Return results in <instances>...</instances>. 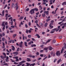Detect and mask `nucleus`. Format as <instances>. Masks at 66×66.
<instances>
[{
    "instance_id": "nucleus-10",
    "label": "nucleus",
    "mask_w": 66,
    "mask_h": 66,
    "mask_svg": "<svg viewBox=\"0 0 66 66\" xmlns=\"http://www.w3.org/2000/svg\"><path fill=\"white\" fill-rule=\"evenodd\" d=\"M60 26H58V28H57L56 29H57V30H56V31L57 32V31H58L59 30H60Z\"/></svg>"
},
{
    "instance_id": "nucleus-24",
    "label": "nucleus",
    "mask_w": 66,
    "mask_h": 66,
    "mask_svg": "<svg viewBox=\"0 0 66 66\" xmlns=\"http://www.w3.org/2000/svg\"><path fill=\"white\" fill-rule=\"evenodd\" d=\"M26 64L27 65L26 66H29V65H30V63H26Z\"/></svg>"
},
{
    "instance_id": "nucleus-8",
    "label": "nucleus",
    "mask_w": 66,
    "mask_h": 66,
    "mask_svg": "<svg viewBox=\"0 0 66 66\" xmlns=\"http://www.w3.org/2000/svg\"><path fill=\"white\" fill-rule=\"evenodd\" d=\"M12 48H11L12 50H13V51H14V50L15 49V47L14 46H12Z\"/></svg>"
},
{
    "instance_id": "nucleus-61",
    "label": "nucleus",
    "mask_w": 66,
    "mask_h": 66,
    "mask_svg": "<svg viewBox=\"0 0 66 66\" xmlns=\"http://www.w3.org/2000/svg\"><path fill=\"white\" fill-rule=\"evenodd\" d=\"M36 54L37 55H39V53L38 52L36 53Z\"/></svg>"
},
{
    "instance_id": "nucleus-57",
    "label": "nucleus",
    "mask_w": 66,
    "mask_h": 66,
    "mask_svg": "<svg viewBox=\"0 0 66 66\" xmlns=\"http://www.w3.org/2000/svg\"><path fill=\"white\" fill-rule=\"evenodd\" d=\"M44 50H41L40 51V52H44Z\"/></svg>"
},
{
    "instance_id": "nucleus-17",
    "label": "nucleus",
    "mask_w": 66,
    "mask_h": 66,
    "mask_svg": "<svg viewBox=\"0 0 66 66\" xmlns=\"http://www.w3.org/2000/svg\"><path fill=\"white\" fill-rule=\"evenodd\" d=\"M4 12H5V11L4 10H3L2 12V16H4Z\"/></svg>"
},
{
    "instance_id": "nucleus-58",
    "label": "nucleus",
    "mask_w": 66,
    "mask_h": 66,
    "mask_svg": "<svg viewBox=\"0 0 66 66\" xmlns=\"http://www.w3.org/2000/svg\"><path fill=\"white\" fill-rule=\"evenodd\" d=\"M17 51H19V48H17Z\"/></svg>"
},
{
    "instance_id": "nucleus-12",
    "label": "nucleus",
    "mask_w": 66,
    "mask_h": 66,
    "mask_svg": "<svg viewBox=\"0 0 66 66\" xmlns=\"http://www.w3.org/2000/svg\"><path fill=\"white\" fill-rule=\"evenodd\" d=\"M25 62H26V61H23L20 62L19 63L22 64V63H25Z\"/></svg>"
},
{
    "instance_id": "nucleus-54",
    "label": "nucleus",
    "mask_w": 66,
    "mask_h": 66,
    "mask_svg": "<svg viewBox=\"0 0 66 66\" xmlns=\"http://www.w3.org/2000/svg\"><path fill=\"white\" fill-rule=\"evenodd\" d=\"M16 35H17V34H14L13 35V36H14V37H16Z\"/></svg>"
},
{
    "instance_id": "nucleus-4",
    "label": "nucleus",
    "mask_w": 66,
    "mask_h": 66,
    "mask_svg": "<svg viewBox=\"0 0 66 66\" xmlns=\"http://www.w3.org/2000/svg\"><path fill=\"white\" fill-rule=\"evenodd\" d=\"M51 55H52L53 56H55V53L54 52H51L50 53Z\"/></svg>"
},
{
    "instance_id": "nucleus-36",
    "label": "nucleus",
    "mask_w": 66,
    "mask_h": 66,
    "mask_svg": "<svg viewBox=\"0 0 66 66\" xmlns=\"http://www.w3.org/2000/svg\"><path fill=\"white\" fill-rule=\"evenodd\" d=\"M14 64H15L16 65H18V63H17L16 62H14Z\"/></svg>"
},
{
    "instance_id": "nucleus-45",
    "label": "nucleus",
    "mask_w": 66,
    "mask_h": 66,
    "mask_svg": "<svg viewBox=\"0 0 66 66\" xmlns=\"http://www.w3.org/2000/svg\"><path fill=\"white\" fill-rule=\"evenodd\" d=\"M14 3H13L12 4V7H13L14 6Z\"/></svg>"
},
{
    "instance_id": "nucleus-51",
    "label": "nucleus",
    "mask_w": 66,
    "mask_h": 66,
    "mask_svg": "<svg viewBox=\"0 0 66 66\" xmlns=\"http://www.w3.org/2000/svg\"><path fill=\"white\" fill-rule=\"evenodd\" d=\"M50 42V39H49L46 42V43H49V42Z\"/></svg>"
},
{
    "instance_id": "nucleus-16",
    "label": "nucleus",
    "mask_w": 66,
    "mask_h": 66,
    "mask_svg": "<svg viewBox=\"0 0 66 66\" xmlns=\"http://www.w3.org/2000/svg\"><path fill=\"white\" fill-rule=\"evenodd\" d=\"M36 36H37L38 38H39L40 37V36H39V35L38 34H36Z\"/></svg>"
},
{
    "instance_id": "nucleus-60",
    "label": "nucleus",
    "mask_w": 66,
    "mask_h": 66,
    "mask_svg": "<svg viewBox=\"0 0 66 66\" xmlns=\"http://www.w3.org/2000/svg\"><path fill=\"white\" fill-rule=\"evenodd\" d=\"M26 33H28V29H26Z\"/></svg>"
},
{
    "instance_id": "nucleus-47",
    "label": "nucleus",
    "mask_w": 66,
    "mask_h": 66,
    "mask_svg": "<svg viewBox=\"0 0 66 66\" xmlns=\"http://www.w3.org/2000/svg\"><path fill=\"white\" fill-rule=\"evenodd\" d=\"M51 23H53V22H54V20H52L51 21Z\"/></svg>"
},
{
    "instance_id": "nucleus-15",
    "label": "nucleus",
    "mask_w": 66,
    "mask_h": 66,
    "mask_svg": "<svg viewBox=\"0 0 66 66\" xmlns=\"http://www.w3.org/2000/svg\"><path fill=\"white\" fill-rule=\"evenodd\" d=\"M62 5H66V2H63L62 4Z\"/></svg>"
},
{
    "instance_id": "nucleus-39",
    "label": "nucleus",
    "mask_w": 66,
    "mask_h": 66,
    "mask_svg": "<svg viewBox=\"0 0 66 66\" xmlns=\"http://www.w3.org/2000/svg\"><path fill=\"white\" fill-rule=\"evenodd\" d=\"M25 27L26 28H28V26L27 25V24H25Z\"/></svg>"
},
{
    "instance_id": "nucleus-1",
    "label": "nucleus",
    "mask_w": 66,
    "mask_h": 66,
    "mask_svg": "<svg viewBox=\"0 0 66 66\" xmlns=\"http://www.w3.org/2000/svg\"><path fill=\"white\" fill-rule=\"evenodd\" d=\"M3 54L4 55H5L4 56H4L1 55L0 56V57L2 59H4V58H6V54L5 53H3Z\"/></svg>"
},
{
    "instance_id": "nucleus-3",
    "label": "nucleus",
    "mask_w": 66,
    "mask_h": 66,
    "mask_svg": "<svg viewBox=\"0 0 66 66\" xmlns=\"http://www.w3.org/2000/svg\"><path fill=\"white\" fill-rule=\"evenodd\" d=\"M56 54L57 56H60V54H61V53L60 52V51H58L56 52Z\"/></svg>"
},
{
    "instance_id": "nucleus-34",
    "label": "nucleus",
    "mask_w": 66,
    "mask_h": 66,
    "mask_svg": "<svg viewBox=\"0 0 66 66\" xmlns=\"http://www.w3.org/2000/svg\"><path fill=\"white\" fill-rule=\"evenodd\" d=\"M62 37H62V36H60L59 37V39H62Z\"/></svg>"
},
{
    "instance_id": "nucleus-27",
    "label": "nucleus",
    "mask_w": 66,
    "mask_h": 66,
    "mask_svg": "<svg viewBox=\"0 0 66 66\" xmlns=\"http://www.w3.org/2000/svg\"><path fill=\"white\" fill-rule=\"evenodd\" d=\"M10 60L11 61V62H15V60H12V59H10Z\"/></svg>"
},
{
    "instance_id": "nucleus-40",
    "label": "nucleus",
    "mask_w": 66,
    "mask_h": 66,
    "mask_svg": "<svg viewBox=\"0 0 66 66\" xmlns=\"http://www.w3.org/2000/svg\"><path fill=\"white\" fill-rule=\"evenodd\" d=\"M48 57L46 56V57H45L43 60V61H44V60H45V59H46Z\"/></svg>"
},
{
    "instance_id": "nucleus-56",
    "label": "nucleus",
    "mask_w": 66,
    "mask_h": 66,
    "mask_svg": "<svg viewBox=\"0 0 66 66\" xmlns=\"http://www.w3.org/2000/svg\"><path fill=\"white\" fill-rule=\"evenodd\" d=\"M4 30H5V27H3V31H4Z\"/></svg>"
},
{
    "instance_id": "nucleus-5",
    "label": "nucleus",
    "mask_w": 66,
    "mask_h": 66,
    "mask_svg": "<svg viewBox=\"0 0 66 66\" xmlns=\"http://www.w3.org/2000/svg\"><path fill=\"white\" fill-rule=\"evenodd\" d=\"M33 10V11H38V9L36 8H35L32 9Z\"/></svg>"
},
{
    "instance_id": "nucleus-38",
    "label": "nucleus",
    "mask_w": 66,
    "mask_h": 66,
    "mask_svg": "<svg viewBox=\"0 0 66 66\" xmlns=\"http://www.w3.org/2000/svg\"><path fill=\"white\" fill-rule=\"evenodd\" d=\"M2 35L3 36H5V33L4 32H3L2 34Z\"/></svg>"
},
{
    "instance_id": "nucleus-9",
    "label": "nucleus",
    "mask_w": 66,
    "mask_h": 66,
    "mask_svg": "<svg viewBox=\"0 0 66 66\" xmlns=\"http://www.w3.org/2000/svg\"><path fill=\"white\" fill-rule=\"evenodd\" d=\"M27 62H31V59L29 58H27Z\"/></svg>"
},
{
    "instance_id": "nucleus-42",
    "label": "nucleus",
    "mask_w": 66,
    "mask_h": 66,
    "mask_svg": "<svg viewBox=\"0 0 66 66\" xmlns=\"http://www.w3.org/2000/svg\"><path fill=\"white\" fill-rule=\"evenodd\" d=\"M40 55L41 56V57H43L44 56V55L43 54H41Z\"/></svg>"
},
{
    "instance_id": "nucleus-26",
    "label": "nucleus",
    "mask_w": 66,
    "mask_h": 66,
    "mask_svg": "<svg viewBox=\"0 0 66 66\" xmlns=\"http://www.w3.org/2000/svg\"><path fill=\"white\" fill-rule=\"evenodd\" d=\"M53 43H55L56 42V40L55 39H54L53 40V41H52Z\"/></svg>"
},
{
    "instance_id": "nucleus-35",
    "label": "nucleus",
    "mask_w": 66,
    "mask_h": 66,
    "mask_svg": "<svg viewBox=\"0 0 66 66\" xmlns=\"http://www.w3.org/2000/svg\"><path fill=\"white\" fill-rule=\"evenodd\" d=\"M46 16V15L45 14H42V16L43 17H45Z\"/></svg>"
},
{
    "instance_id": "nucleus-6",
    "label": "nucleus",
    "mask_w": 66,
    "mask_h": 66,
    "mask_svg": "<svg viewBox=\"0 0 66 66\" xmlns=\"http://www.w3.org/2000/svg\"><path fill=\"white\" fill-rule=\"evenodd\" d=\"M48 47L45 48H44L43 50H46V52H48Z\"/></svg>"
},
{
    "instance_id": "nucleus-7",
    "label": "nucleus",
    "mask_w": 66,
    "mask_h": 66,
    "mask_svg": "<svg viewBox=\"0 0 66 66\" xmlns=\"http://www.w3.org/2000/svg\"><path fill=\"white\" fill-rule=\"evenodd\" d=\"M44 14H46V15H48L49 14V11H45L44 12Z\"/></svg>"
},
{
    "instance_id": "nucleus-28",
    "label": "nucleus",
    "mask_w": 66,
    "mask_h": 66,
    "mask_svg": "<svg viewBox=\"0 0 66 66\" xmlns=\"http://www.w3.org/2000/svg\"><path fill=\"white\" fill-rule=\"evenodd\" d=\"M28 37L29 38H31V35H28Z\"/></svg>"
},
{
    "instance_id": "nucleus-25",
    "label": "nucleus",
    "mask_w": 66,
    "mask_h": 66,
    "mask_svg": "<svg viewBox=\"0 0 66 66\" xmlns=\"http://www.w3.org/2000/svg\"><path fill=\"white\" fill-rule=\"evenodd\" d=\"M54 27L53 26H50V29H52V28H53Z\"/></svg>"
},
{
    "instance_id": "nucleus-21",
    "label": "nucleus",
    "mask_w": 66,
    "mask_h": 66,
    "mask_svg": "<svg viewBox=\"0 0 66 66\" xmlns=\"http://www.w3.org/2000/svg\"><path fill=\"white\" fill-rule=\"evenodd\" d=\"M63 50H64V47H63L61 51V53H63Z\"/></svg>"
},
{
    "instance_id": "nucleus-23",
    "label": "nucleus",
    "mask_w": 66,
    "mask_h": 66,
    "mask_svg": "<svg viewBox=\"0 0 66 66\" xmlns=\"http://www.w3.org/2000/svg\"><path fill=\"white\" fill-rule=\"evenodd\" d=\"M52 31H57V28H54L52 30Z\"/></svg>"
},
{
    "instance_id": "nucleus-62",
    "label": "nucleus",
    "mask_w": 66,
    "mask_h": 66,
    "mask_svg": "<svg viewBox=\"0 0 66 66\" xmlns=\"http://www.w3.org/2000/svg\"><path fill=\"white\" fill-rule=\"evenodd\" d=\"M11 27L12 28H14V26H11Z\"/></svg>"
},
{
    "instance_id": "nucleus-11",
    "label": "nucleus",
    "mask_w": 66,
    "mask_h": 66,
    "mask_svg": "<svg viewBox=\"0 0 66 66\" xmlns=\"http://www.w3.org/2000/svg\"><path fill=\"white\" fill-rule=\"evenodd\" d=\"M24 44L26 47H28V45H27V42H24Z\"/></svg>"
},
{
    "instance_id": "nucleus-52",
    "label": "nucleus",
    "mask_w": 66,
    "mask_h": 66,
    "mask_svg": "<svg viewBox=\"0 0 66 66\" xmlns=\"http://www.w3.org/2000/svg\"><path fill=\"white\" fill-rule=\"evenodd\" d=\"M50 42V39H49L46 42V43H49V42Z\"/></svg>"
},
{
    "instance_id": "nucleus-63",
    "label": "nucleus",
    "mask_w": 66,
    "mask_h": 66,
    "mask_svg": "<svg viewBox=\"0 0 66 66\" xmlns=\"http://www.w3.org/2000/svg\"><path fill=\"white\" fill-rule=\"evenodd\" d=\"M28 45H31V41L29 43H28Z\"/></svg>"
},
{
    "instance_id": "nucleus-41",
    "label": "nucleus",
    "mask_w": 66,
    "mask_h": 66,
    "mask_svg": "<svg viewBox=\"0 0 66 66\" xmlns=\"http://www.w3.org/2000/svg\"><path fill=\"white\" fill-rule=\"evenodd\" d=\"M44 46V45H41L40 46V48H43V46Z\"/></svg>"
},
{
    "instance_id": "nucleus-20",
    "label": "nucleus",
    "mask_w": 66,
    "mask_h": 66,
    "mask_svg": "<svg viewBox=\"0 0 66 66\" xmlns=\"http://www.w3.org/2000/svg\"><path fill=\"white\" fill-rule=\"evenodd\" d=\"M48 25V23H46L44 25V27H46L47 26V25Z\"/></svg>"
},
{
    "instance_id": "nucleus-13",
    "label": "nucleus",
    "mask_w": 66,
    "mask_h": 66,
    "mask_svg": "<svg viewBox=\"0 0 66 66\" xmlns=\"http://www.w3.org/2000/svg\"><path fill=\"white\" fill-rule=\"evenodd\" d=\"M13 54H16L17 55L18 54V52H14L13 53Z\"/></svg>"
},
{
    "instance_id": "nucleus-18",
    "label": "nucleus",
    "mask_w": 66,
    "mask_h": 66,
    "mask_svg": "<svg viewBox=\"0 0 66 66\" xmlns=\"http://www.w3.org/2000/svg\"><path fill=\"white\" fill-rule=\"evenodd\" d=\"M35 65V63H34L33 64H30V66H34V65Z\"/></svg>"
},
{
    "instance_id": "nucleus-53",
    "label": "nucleus",
    "mask_w": 66,
    "mask_h": 66,
    "mask_svg": "<svg viewBox=\"0 0 66 66\" xmlns=\"http://www.w3.org/2000/svg\"><path fill=\"white\" fill-rule=\"evenodd\" d=\"M63 25H64V23H62V24H61L60 25V26H63Z\"/></svg>"
},
{
    "instance_id": "nucleus-48",
    "label": "nucleus",
    "mask_w": 66,
    "mask_h": 66,
    "mask_svg": "<svg viewBox=\"0 0 66 66\" xmlns=\"http://www.w3.org/2000/svg\"><path fill=\"white\" fill-rule=\"evenodd\" d=\"M39 7H40V9H43V8L42 7V6H41V5L39 6Z\"/></svg>"
},
{
    "instance_id": "nucleus-30",
    "label": "nucleus",
    "mask_w": 66,
    "mask_h": 66,
    "mask_svg": "<svg viewBox=\"0 0 66 66\" xmlns=\"http://www.w3.org/2000/svg\"><path fill=\"white\" fill-rule=\"evenodd\" d=\"M49 20H50V19H47L46 20V22H48V21H49Z\"/></svg>"
},
{
    "instance_id": "nucleus-50",
    "label": "nucleus",
    "mask_w": 66,
    "mask_h": 66,
    "mask_svg": "<svg viewBox=\"0 0 66 66\" xmlns=\"http://www.w3.org/2000/svg\"><path fill=\"white\" fill-rule=\"evenodd\" d=\"M50 42V39H49L46 42V43H49V42Z\"/></svg>"
},
{
    "instance_id": "nucleus-64",
    "label": "nucleus",
    "mask_w": 66,
    "mask_h": 66,
    "mask_svg": "<svg viewBox=\"0 0 66 66\" xmlns=\"http://www.w3.org/2000/svg\"><path fill=\"white\" fill-rule=\"evenodd\" d=\"M19 61V59H17L15 60V62H18Z\"/></svg>"
},
{
    "instance_id": "nucleus-31",
    "label": "nucleus",
    "mask_w": 66,
    "mask_h": 66,
    "mask_svg": "<svg viewBox=\"0 0 66 66\" xmlns=\"http://www.w3.org/2000/svg\"><path fill=\"white\" fill-rule=\"evenodd\" d=\"M49 49L50 50H52V47H49Z\"/></svg>"
},
{
    "instance_id": "nucleus-46",
    "label": "nucleus",
    "mask_w": 66,
    "mask_h": 66,
    "mask_svg": "<svg viewBox=\"0 0 66 66\" xmlns=\"http://www.w3.org/2000/svg\"><path fill=\"white\" fill-rule=\"evenodd\" d=\"M29 10V8H28L26 9V11H27V12H28Z\"/></svg>"
},
{
    "instance_id": "nucleus-2",
    "label": "nucleus",
    "mask_w": 66,
    "mask_h": 66,
    "mask_svg": "<svg viewBox=\"0 0 66 66\" xmlns=\"http://www.w3.org/2000/svg\"><path fill=\"white\" fill-rule=\"evenodd\" d=\"M33 10V9H32L29 12V14H31V15H33V14L35 13V11Z\"/></svg>"
},
{
    "instance_id": "nucleus-55",
    "label": "nucleus",
    "mask_w": 66,
    "mask_h": 66,
    "mask_svg": "<svg viewBox=\"0 0 66 66\" xmlns=\"http://www.w3.org/2000/svg\"><path fill=\"white\" fill-rule=\"evenodd\" d=\"M5 60L6 61V62H9V60L6 59Z\"/></svg>"
},
{
    "instance_id": "nucleus-29",
    "label": "nucleus",
    "mask_w": 66,
    "mask_h": 66,
    "mask_svg": "<svg viewBox=\"0 0 66 66\" xmlns=\"http://www.w3.org/2000/svg\"><path fill=\"white\" fill-rule=\"evenodd\" d=\"M2 41H3V42H4L5 41V39L4 38H3L2 39Z\"/></svg>"
},
{
    "instance_id": "nucleus-32",
    "label": "nucleus",
    "mask_w": 66,
    "mask_h": 66,
    "mask_svg": "<svg viewBox=\"0 0 66 66\" xmlns=\"http://www.w3.org/2000/svg\"><path fill=\"white\" fill-rule=\"evenodd\" d=\"M18 56H16V57H13V59H18Z\"/></svg>"
},
{
    "instance_id": "nucleus-44",
    "label": "nucleus",
    "mask_w": 66,
    "mask_h": 66,
    "mask_svg": "<svg viewBox=\"0 0 66 66\" xmlns=\"http://www.w3.org/2000/svg\"><path fill=\"white\" fill-rule=\"evenodd\" d=\"M22 65V64L20 63L18 65H17V66H20V65Z\"/></svg>"
},
{
    "instance_id": "nucleus-49",
    "label": "nucleus",
    "mask_w": 66,
    "mask_h": 66,
    "mask_svg": "<svg viewBox=\"0 0 66 66\" xmlns=\"http://www.w3.org/2000/svg\"><path fill=\"white\" fill-rule=\"evenodd\" d=\"M29 25V26H31V22H29L28 23Z\"/></svg>"
},
{
    "instance_id": "nucleus-33",
    "label": "nucleus",
    "mask_w": 66,
    "mask_h": 66,
    "mask_svg": "<svg viewBox=\"0 0 66 66\" xmlns=\"http://www.w3.org/2000/svg\"><path fill=\"white\" fill-rule=\"evenodd\" d=\"M60 61H61V59L58 61L57 64H59V63H60Z\"/></svg>"
},
{
    "instance_id": "nucleus-43",
    "label": "nucleus",
    "mask_w": 66,
    "mask_h": 66,
    "mask_svg": "<svg viewBox=\"0 0 66 66\" xmlns=\"http://www.w3.org/2000/svg\"><path fill=\"white\" fill-rule=\"evenodd\" d=\"M35 23H38V20H36L35 21Z\"/></svg>"
},
{
    "instance_id": "nucleus-59",
    "label": "nucleus",
    "mask_w": 66,
    "mask_h": 66,
    "mask_svg": "<svg viewBox=\"0 0 66 66\" xmlns=\"http://www.w3.org/2000/svg\"><path fill=\"white\" fill-rule=\"evenodd\" d=\"M43 24L42 23H39V25L40 26H43Z\"/></svg>"
},
{
    "instance_id": "nucleus-37",
    "label": "nucleus",
    "mask_w": 66,
    "mask_h": 66,
    "mask_svg": "<svg viewBox=\"0 0 66 66\" xmlns=\"http://www.w3.org/2000/svg\"><path fill=\"white\" fill-rule=\"evenodd\" d=\"M7 5L6 4L5 5V7L4 8V9H5V8L6 7H7Z\"/></svg>"
},
{
    "instance_id": "nucleus-22",
    "label": "nucleus",
    "mask_w": 66,
    "mask_h": 66,
    "mask_svg": "<svg viewBox=\"0 0 66 66\" xmlns=\"http://www.w3.org/2000/svg\"><path fill=\"white\" fill-rule=\"evenodd\" d=\"M23 18V16H20V18H19L20 19H20H22Z\"/></svg>"
},
{
    "instance_id": "nucleus-14",
    "label": "nucleus",
    "mask_w": 66,
    "mask_h": 66,
    "mask_svg": "<svg viewBox=\"0 0 66 66\" xmlns=\"http://www.w3.org/2000/svg\"><path fill=\"white\" fill-rule=\"evenodd\" d=\"M19 47L20 48H22L23 47V46L22 44H19Z\"/></svg>"
},
{
    "instance_id": "nucleus-19",
    "label": "nucleus",
    "mask_w": 66,
    "mask_h": 66,
    "mask_svg": "<svg viewBox=\"0 0 66 66\" xmlns=\"http://www.w3.org/2000/svg\"><path fill=\"white\" fill-rule=\"evenodd\" d=\"M11 25H13V19H11Z\"/></svg>"
}]
</instances>
